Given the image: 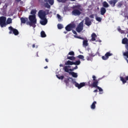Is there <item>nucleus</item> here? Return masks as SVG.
I'll list each match as a JSON object with an SVG mask.
<instances>
[{
  "instance_id": "1",
  "label": "nucleus",
  "mask_w": 128,
  "mask_h": 128,
  "mask_svg": "<svg viewBox=\"0 0 128 128\" xmlns=\"http://www.w3.org/2000/svg\"><path fill=\"white\" fill-rule=\"evenodd\" d=\"M72 8L73 10L72 14V16H80L82 14L81 12H82L84 10L81 4L75 5L72 7Z\"/></svg>"
},
{
  "instance_id": "2",
  "label": "nucleus",
  "mask_w": 128,
  "mask_h": 128,
  "mask_svg": "<svg viewBox=\"0 0 128 128\" xmlns=\"http://www.w3.org/2000/svg\"><path fill=\"white\" fill-rule=\"evenodd\" d=\"M38 16L42 20V21H40V24L46 26L48 24V20L46 18V11H44V10H39Z\"/></svg>"
},
{
  "instance_id": "3",
  "label": "nucleus",
  "mask_w": 128,
  "mask_h": 128,
  "mask_svg": "<svg viewBox=\"0 0 128 128\" xmlns=\"http://www.w3.org/2000/svg\"><path fill=\"white\" fill-rule=\"evenodd\" d=\"M6 18L4 16L0 17V26L1 28H4V26H6Z\"/></svg>"
},
{
  "instance_id": "4",
  "label": "nucleus",
  "mask_w": 128,
  "mask_h": 128,
  "mask_svg": "<svg viewBox=\"0 0 128 128\" xmlns=\"http://www.w3.org/2000/svg\"><path fill=\"white\" fill-rule=\"evenodd\" d=\"M98 82H92V80H89L87 82V86L90 88H96V86H98Z\"/></svg>"
},
{
  "instance_id": "5",
  "label": "nucleus",
  "mask_w": 128,
  "mask_h": 128,
  "mask_svg": "<svg viewBox=\"0 0 128 128\" xmlns=\"http://www.w3.org/2000/svg\"><path fill=\"white\" fill-rule=\"evenodd\" d=\"M29 20L34 26H36V15H30L29 16Z\"/></svg>"
},
{
  "instance_id": "6",
  "label": "nucleus",
  "mask_w": 128,
  "mask_h": 128,
  "mask_svg": "<svg viewBox=\"0 0 128 128\" xmlns=\"http://www.w3.org/2000/svg\"><path fill=\"white\" fill-rule=\"evenodd\" d=\"M72 84H74V86L76 88H78V90H80V88H83V86H86V83L83 82H81L80 84L78 82H76V81H74L72 82Z\"/></svg>"
},
{
  "instance_id": "7",
  "label": "nucleus",
  "mask_w": 128,
  "mask_h": 128,
  "mask_svg": "<svg viewBox=\"0 0 128 128\" xmlns=\"http://www.w3.org/2000/svg\"><path fill=\"white\" fill-rule=\"evenodd\" d=\"M84 30V22H80L77 28H76V30L77 32H80Z\"/></svg>"
},
{
  "instance_id": "8",
  "label": "nucleus",
  "mask_w": 128,
  "mask_h": 128,
  "mask_svg": "<svg viewBox=\"0 0 128 128\" xmlns=\"http://www.w3.org/2000/svg\"><path fill=\"white\" fill-rule=\"evenodd\" d=\"M76 28V24H70L66 26L65 28L67 32H70L72 28Z\"/></svg>"
},
{
  "instance_id": "9",
  "label": "nucleus",
  "mask_w": 128,
  "mask_h": 128,
  "mask_svg": "<svg viewBox=\"0 0 128 128\" xmlns=\"http://www.w3.org/2000/svg\"><path fill=\"white\" fill-rule=\"evenodd\" d=\"M9 30H11L12 32V34H14V36H18L20 32H18V30L12 28V26H10L8 27Z\"/></svg>"
},
{
  "instance_id": "10",
  "label": "nucleus",
  "mask_w": 128,
  "mask_h": 128,
  "mask_svg": "<svg viewBox=\"0 0 128 128\" xmlns=\"http://www.w3.org/2000/svg\"><path fill=\"white\" fill-rule=\"evenodd\" d=\"M91 40L92 42H94L96 41V42H100L102 41L100 40H96V38H98V36H96V33L93 32L92 35H91Z\"/></svg>"
},
{
  "instance_id": "11",
  "label": "nucleus",
  "mask_w": 128,
  "mask_h": 128,
  "mask_svg": "<svg viewBox=\"0 0 128 128\" xmlns=\"http://www.w3.org/2000/svg\"><path fill=\"white\" fill-rule=\"evenodd\" d=\"M78 66H76L74 68H70L68 69L66 66H65L64 67V70L66 72H70L68 71L70 70V72H74L75 70H78Z\"/></svg>"
},
{
  "instance_id": "12",
  "label": "nucleus",
  "mask_w": 128,
  "mask_h": 128,
  "mask_svg": "<svg viewBox=\"0 0 128 128\" xmlns=\"http://www.w3.org/2000/svg\"><path fill=\"white\" fill-rule=\"evenodd\" d=\"M112 56V54L110 53V52H107L104 56H102V60H108L109 56Z\"/></svg>"
},
{
  "instance_id": "13",
  "label": "nucleus",
  "mask_w": 128,
  "mask_h": 128,
  "mask_svg": "<svg viewBox=\"0 0 128 128\" xmlns=\"http://www.w3.org/2000/svg\"><path fill=\"white\" fill-rule=\"evenodd\" d=\"M118 2V0H110L109 1H108V2L112 8H114Z\"/></svg>"
},
{
  "instance_id": "14",
  "label": "nucleus",
  "mask_w": 128,
  "mask_h": 128,
  "mask_svg": "<svg viewBox=\"0 0 128 128\" xmlns=\"http://www.w3.org/2000/svg\"><path fill=\"white\" fill-rule=\"evenodd\" d=\"M85 24L88 26H92V20L90 19V18L86 16L85 18Z\"/></svg>"
},
{
  "instance_id": "15",
  "label": "nucleus",
  "mask_w": 128,
  "mask_h": 128,
  "mask_svg": "<svg viewBox=\"0 0 128 128\" xmlns=\"http://www.w3.org/2000/svg\"><path fill=\"white\" fill-rule=\"evenodd\" d=\"M94 56V54L92 52L88 54V56L86 57V60H87L92 62V58Z\"/></svg>"
},
{
  "instance_id": "16",
  "label": "nucleus",
  "mask_w": 128,
  "mask_h": 128,
  "mask_svg": "<svg viewBox=\"0 0 128 128\" xmlns=\"http://www.w3.org/2000/svg\"><path fill=\"white\" fill-rule=\"evenodd\" d=\"M120 80L122 82V84H126V80H128V76L125 78V79L124 77L120 76Z\"/></svg>"
},
{
  "instance_id": "17",
  "label": "nucleus",
  "mask_w": 128,
  "mask_h": 128,
  "mask_svg": "<svg viewBox=\"0 0 128 128\" xmlns=\"http://www.w3.org/2000/svg\"><path fill=\"white\" fill-rule=\"evenodd\" d=\"M20 20H21V24H26V22H28V18H27L22 17L20 18Z\"/></svg>"
},
{
  "instance_id": "18",
  "label": "nucleus",
  "mask_w": 128,
  "mask_h": 128,
  "mask_svg": "<svg viewBox=\"0 0 128 128\" xmlns=\"http://www.w3.org/2000/svg\"><path fill=\"white\" fill-rule=\"evenodd\" d=\"M106 12V8L102 7L100 8V14L102 16L104 15V14Z\"/></svg>"
},
{
  "instance_id": "19",
  "label": "nucleus",
  "mask_w": 128,
  "mask_h": 128,
  "mask_svg": "<svg viewBox=\"0 0 128 128\" xmlns=\"http://www.w3.org/2000/svg\"><path fill=\"white\" fill-rule=\"evenodd\" d=\"M74 64V62H72L70 60H68L66 63V66H72Z\"/></svg>"
},
{
  "instance_id": "20",
  "label": "nucleus",
  "mask_w": 128,
  "mask_h": 128,
  "mask_svg": "<svg viewBox=\"0 0 128 128\" xmlns=\"http://www.w3.org/2000/svg\"><path fill=\"white\" fill-rule=\"evenodd\" d=\"M26 24H27V26H32L33 28H36V25H34L33 24L30 22H29L28 21L26 22Z\"/></svg>"
},
{
  "instance_id": "21",
  "label": "nucleus",
  "mask_w": 128,
  "mask_h": 128,
  "mask_svg": "<svg viewBox=\"0 0 128 128\" xmlns=\"http://www.w3.org/2000/svg\"><path fill=\"white\" fill-rule=\"evenodd\" d=\"M88 40H84L83 41V46L84 48H86V46H88Z\"/></svg>"
},
{
  "instance_id": "22",
  "label": "nucleus",
  "mask_w": 128,
  "mask_h": 128,
  "mask_svg": "<svg viewBox=\"0 0 128 128\" xmlns=\"http://www.w3.org/2000/svg\"><path fill=\"white\" fill-rule=\"evenodd\" d=\"M122 44H128V38H124L122 40Z\"/></svg>"
},
{
  "instance_id": "23",
  "label": "nucleus",
  "mask_w": 128,
  "mask_h": 128,
  "mask_svg": "<svg viewBox=\"0 0 128 128\" xmlns=\"http://www.w3.org/2000/svg\"><path fill=\"white\" fill-rule=\"evenodd\" d=\"M70 74H71L73 78H78V74L74 72H70Z\"/></svg>"
},
{
  "instance_id": "24",
  "label": "nucleus",
  "mask_w": 128,
  "mask_h": 128,
  "mask_svg": "<svg viewBox=\"0 0 128 128\" xmlns=\"http://www.w3.org/2000/svg\"><path fill=\"white\" fill-rule=\"evenodd\" d=\"M67 60H76V57L74 56H68V55L67 56Z\"/></svg>"
},
{
  "instance_id": "25",
  "label": "nucleus",
  "mask_w": 128,
  "mask_h": 128,
  "mask_svg": "<svg viewBox=\"0 0 128 128\" xmlns=\"http://www.w3.org/2000/svg\"><path fill=\"white\" fill-rule=\"evenodd\" d=\"M96 102L94 101L90 106L92 110H94L96 108Z\"/></svg>"
},
{
  "instance_id": "26",
  "label": "nucleus",
  "mask_w": 128,
  "mask_h": 128,
  "mask_svg": "<svg viewBox=\"0 0 128 128\" xmlns=\"http://www.w3.org/2000/svg\"><path fill=\"white\" fill-rule=\"evenodd\" d=\"M64 82H65L66 86H70V79L67 78L64 80Z\"/></svg>"
},
{
  "instance_id": "27",
  "label": "nucleus",
  "mask_w": 128,
  "mask_h": 128,
  "mask_svg": "<svg viewBox=\"0 0 128 128\" xmlns=\"http://www.w3.org/2000/svg\"><path fill=\"white\" fill-rule=\"evenodd\" d=\"M12 18H8L6 20L7 24H12Z\"/></svg>"
},
{
  "instance_id": "28",
  "label": "nucleus",
  "mask_w": 128,
  "mask_h": 128,
  "mask_svg": "<svg viewBox=\"0 0 128 128\" xmlns=\"http://www.w3.org/2000/svg\"><path fill=\"white\" fill-rule=\"evenodd\" d=\"M44 2H49L50 6H52L54 2V0H44Z\"/></svg>"
},
{
  "instance_id": "29",
  "label": "nucleus",
  "mask_w": 128,
  "mask_h": 128,
  "mask_svg": "<svg viewBox=\"0 0 128 128\" xmlns=\"http://www.w3.org/2000/svg\"><path fill=\"white\" fill-rule=\"evenodd\" d=\"M41 38H46V32L44 31H42L40 32Z\"/></svg>"
},
{
  "instance_id": "30",
  "label": "nucleus",
  "mask_w": 128,
  "mask_h": 128,
  "mask_svg": "<svg viewBox=\"0 0 128 128\" xmlns=\"http://www.w3.org/2000/svg\"><path fill=\"white\" fill-rule=\"evenodd\" d=\"M73 64L75 66H80V60H76L75 62H73Z\"/></svg>"
},
{
  "instance_id": "31",
  "label": "nucleus",
  "mask_w": 128,
  "mask_h": 128,
  "mask_svg": "<svg viewBox=\"0 0 128 128\" xmlns=\"http://www.w3.org/2000/svg\"><path fill=\"white\" fill-rule=\"evenodd\" d=\"M103 6H104V8H109L110 5H108V4L106 2H103Z\"/></svg>"
},
{
  "instance_id": "32",
  "label": "nucleus",
  "mask_w": 128,
  "mask_h": 128,
  "mask_svg": "<svg viewBox=\"0 0 128 128\" xmlns=\"http://www.w3.org/2000/svg\"><path fill=\"white\" fill-rule=\"evenodd\" d=\"M58 30H62V28H64V26L62 24H58Z\"/></svg>"
},
{
  "instance_id": "33",
  "label": "nucleus",
  "mask_w": 128,
  "mask_h": 128,
  "mask_svg": "<svg viewBox=\"0 0 128 128\" xmlns=\"http://www.w3.org/2000/svg\"><path fill=\"white\" fill-rule=\"evenodd\" d=\"M68 56H74V51H71V52H69L68 54Z\"/></svg>"
},
{
  "instance_id": "34",
  "label": "nucleus",
  "mask_w": 128,
  "mask_h": 128,
  "mask_svg": "<svg viewBox=\"0 0 128 128\" xmlns=\"http://www.w3.org/2000/svg\"><path fill=\"white\" fill-rule=\"evenodd\" d=\"M78 58L80 60H84V56L82 55H79Z\"/></svg>"
},
{
  "instance_id": "35",
  "label": "nucleus",
  "mask_w": 128,
  "mask_h": 128,
  "mask_svg": "<svg viewBox=\"0 0 128 128\" xmlns=\"http://www.w3.org/2000/svg\"><path fill=\"white\" fill-rule=\"evenodd\" d=\"M56 77L58 80H64V76H58V75H56Z\"/></svg>"
},
{
  "instance_id": "36",
  "label": "nucleus",
  "mask_w": 128,
  "mask_h": 128,
  "mask_svg": "<svg viewBox=\"0 0 128 128\" xmlns=\"http://www.w3.org/2000/svg\"><path fill=\"white\" fill-rule=\"evenodd\" d=\"M31 14H33V16H36V10H32L30 12Z\"/></svg>"
},
{
  "instance_id": "37",
  "label": "nucleus",
  "mask_w": 128,
  "mask_h": 128,
  "mask_svg": "<svg viewBox=\"0 0 128 128\" xmlns=\"http://www.w3.org/2000/svg\"><path fill=\"white\" fill-rule=\"evenodd\" d=\"M57 17L58 18V22H62V16L60 15L57 14Z\"/></svg>"
},
{
  "instance_id": "38",
  "label": "nucleus",
  "mask_w": 128,
  "mask_h": 128,
  "mask_svg": "<svg viewBox=\"0 0 128 128\" xmlns=\"http://www.w3.org/2000/svg\"><path fill=\"white\" fill-rule=\"evenodd\" d=\"M92 78H93L94 82H98V80L96 79V77L94 75L92 76Z\"/></svg>"
},
{
  "instance_id": "39",
  "label": "nucleus",
  "mask_w": 128,
  "mask_h": 128,
  "mask_svg": "<svg viewBox=\"0 0 128 128\" xmlns=\"http://www.w3.org/2000/svg\"><path fill=\"white\" fill-rule=\"evenodd\" d=\"M96 20L97 22H102V18L100 17H96Z\"/></svg>"
},
{
  "instance_id": "40",
  "label": "nucleus",
  "mask_w": 128,
  "mask_h": 128,
  "mask_svg": "<svg viewBox=\"0 0 128 128\" xmlns=\"http://www.w3.org/2000/svg\"><path fill=\"white\" fill-rule=\"evenodd\" d=\"M96 88H98V90H99V92H102V89L100 87L98 86V85H97V86H96Z\"/></svg>"
},
{
  "instance_id": "41",
  "label": "nucleus",
  "mask_w": 128,
  "mask_h": 128,
  "mask_svg": "<svg viewBox=\"0 0 128 128\" xmlns=\"http://www.w3.org/2000/svg\"><path fill=\"white\" fill-rule=\"evenodd\" d=\"M76 38H79L80 40H84V38L80 37V36H74Z\"/></svg>"
},
{
  "instance_id": "42",
  "label": "nucleus",
  "mask_w": 128,
  "mask_h": 128,
  "mask_svg": "<svg viewBox=\"0 0 128 128\" xmlns=\"http://www.w3.org/2000/svg\"><path fill=\"white\" fill-rule=\"evenodd\" d=\"M124 56H126L127 58H128V52H124Z\"/></svg>"
},
{
  "instance_id": "43",
  "label": "nucleus",
  "mask_w": 128,
  "mask_h": 128,
  "mask_svg": "<svg viewBox=\"0 0 128 128\" xmlns=\"http://www.w3.org/2000/svg\"><path fill=\"white\" fill-rule=\"evenodd\" d=\"M122 6V4L120 2H119L118 4V8H120V6Z\"/></svg>"
},
{
  "instance_id": "44",
  "label": "nucleus",
  "mask_w": 128,
  "mask_h": 128,
  "mask_svg": "<svg viewBox=\"0 0 128 128\" xmlns=\"http://www.w3.org/2000/svg\"><path fill=\"white\" fill-rule=\"evenodd\" d=\"M90 18H94V14H92L90 16Z\"/></svg>"
},
{
  "instance_id": "45",
  "label": "nucleus",
  "mask_w": 128,
  "mask_h": 128,
  "mask_svg": "<svg viewBox=\"0 0 128 128\" xmlns=\"http://www.w3.org/2000/svg\"><path fill=\"white\" fill-rule=\"evenodd\" d=\"M72 32L74 34H78V33H76V30H72Z\"/></svg>"
},
{
  "instance_id": "46",
  "label": "nucleus",
  "mask_w": 128,
  "mask_h": 128,
  "mask_svg": "<svg viewBox=\"0 0 128 128\" xmlns=\"http://www.w3.org/2000/svg\"><path fill=\"white\" fill-rule=\"evenodd\" d=\"M46 7H47L48 8H50V6L48 4H47Z\"/></svg>"
},
{
  "instance_id": "47",
  "label": "nucleus",
  "mask_w": 128,
  "mask_h": 128,
  "mask_svg": "<svg viewBox=\"0 0 128 128\" xmlns=\"http://www.w3.org/2000/svg\"><path fill=\"white\" fill-rule=\"evenodd\" d=\"M16 2H22V0H16Z\"/></svg>"
},
{
  "instance_id": "48",
  "label": "nucleus",
  "mask_w": 128,
  "mask_h": 128,
  "mask_svg": "<svg viewBox=\"0 0 128 128\" xmlns=\"http://www.w3.org/2000/svg\"><path fill=\"white\" fill-rule=\"evenodd\" d=\"M12 34V31L10 30V32H9V34Z\"/></svg>"
},
{
  "instance_id": "49",
  "label": "nucleus",
  "mask_w": 128,
  "mask_h": 128,
  "mask_svg": "<svg viewBox=\"0 0 128 128\" xmlns=\"http://www.w3.org/2000/svg\"><path fill=\"white\" fill-rule=\"evenodd\" d=\"M33 48H36V45L34 44H33L32 46Z\"/></svg>"
},
{
  "instance_id": "50",
  "label": "nucleus",
  "mask_w": 128,
  "mask_h": 128,
  "mask_svg": "<svg viewBox=\"0 0 128 128\" xmlns=\"http://www.w3.org/2000/svg\"><path fill=\"white\" fill-rule=\"evenodd\" d=\"M98 90H94V92H98Z\"/></svg>"
},
{
  "instance_id": "51",
  "label": "nucleus",
  "mask_w": 128,
  "mask_h": 128,
  "mask_svg": "<svg viewBox=\"0 0 128 128\" xmlns=\"http://www.w3.org/2000/svg\"><path fill=\"white\" fill-rule=\"evenodd\" d=\"M45 60H46V62H48V58H46Z\"/></svg>"
},
{
  "instance_id": "52",
  "label": "nucleus",
  "mask_w": 128,
  "mask_h": 128,
  "mask_svg": "<svg viewBox=\"0 0 128 128\" xmlns=\"http://www.w3.org/2000/svg\"><path fill=\"white\" fill-rule=\"evenodd\" d=\"M60 67L64 66V65H63L62 64H60Z\"/></svg>"
},
{
  "instance_id": "53",
  "label": "nucleus",
  "mask_w": 128,
  "mask_h": 128,
  "mask_svg": "<svg viewBox=\"0 0 128 128\" xmlns=\"http://www.w3.org/2000/svg\"><path fill=\"white\" fill-rule=\"evenodd\" d=\"M66 66L68 67V68H71V66H70V65H68V66Z\"/></svg>"
},
{
  "instance_id": "54",
  "label": "nucleus",
  "mask_w": 128,
  "mask_h": 128,
  "mask_svg": "<svg viewBox=\"0 0 128 128\" xmlns=\"http://www.w3.org/2000/svg\"><path fill=\"white\" fill-rule=\"evenodd\" d=\"M44 68H48V66H46L45 67H44Z\"/></svg>"
},
{
  "instance_id": "55",
  "label": "nucleus",
  "mask_w": 128,
  "mask_h": 128,
  "mask_svg": "<svg viewBox=\"0 0 128 128\" xmlns=\"http://www.w3.org/2000/svg\"><path fill=\"white\" fill-rule=\"evenodd\" d=\"M46 12H48L49 10H46Z\"/></svg>"
},
{
  "instance_id": "56",
  "label": "nucleus",
  "mask_w": 128,
  "mask_h": 128,
  "mask_svg": "<svg viewBox=\"0 0 128 128\" xmlns=\"http://www.w3.org/2000/svg\"><path fill=\"white\" fill-rule=\"evenodd\" d=\"M0 4H2V2H0Z\"/></svg>"
},
{
  "instance_id": "57",
  "label": "nucleus",
  "mask_w": 128,
  "mask_h": 128,
  "mask_svg": "<svg viewBox=\"0 0 128 128\" xmlns=\"http://www.w3.org/2000/svg\"><path fill=\"white\" fill-rule=\"evenodd\" d=\"M20 4L22 3V2H20Z\"/></svg>"
},
{
  "instance_id": "58",
  "label": "nucleus",
  "mask_w": 128,
  "mask_h": 128,
  "mask_svg": "<svg viewBox=\"0 0 128 128\" xmlns=\"http://www.w3.org/2000/svg\"><path fill=\"white\" fill-rule=\"evenodd\" d=\"M8 7V6L7 5H6V8H7Z\"/></svg>"
},
{
  "instance_id": "59",
  "label": "nucleus",
  "mask_w": 128,
  "mask_h": 128,
  "mask_svg": "<svg viewBox=\"0 0 128 128\" xmlns=\"http://www.w3.org/2000/svg\"><path fill=\"white\" fill-rule=\"evenodd\" d=\"M64 32V34H66V32Z\"/></svg>"
},
{
  "instance_id": "60",
  "label": "nucleus",
  "mask_w": 128,
  "mask_h": 128,
  "mask_svg": "<svg viewBox=\"0 0 128 128\" xmlns=\"http://www.w3.org/2000/svg\"><path fill=\"white\" fill-rule=\"evenodd\" d=\"M127 18H128V16H127Z\"/></svg>"
},
{
  "instance_id": "61",
  "label": "nucleus",
  "mask_w": 128,
  "mask_h": 128,
  "mask_svg": "<svg viewBox=\"0 0 128 128\" xmlns=\"http://www.w3.org/2000/svg\"><path fill=\"white\" fill-rule=\"evenodd\" d=\"M100 94H102V93L100 92Z\"/></svg>"
}]
</instances>
